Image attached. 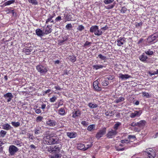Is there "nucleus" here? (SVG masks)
Wrapping results in <instances>:
<instances>
[{
  "mask_svg": "<svg viewBox=\"0 0 158 158\" xmlns=\"http://www.w3.org/2000/svg\"><path fill=\"white\" fill-rule=\"evenodd\" d=\"M84 27L82 25H79L77 28V30L80 31H81L82 30H84Z\"/></svg>",
  "mask_w": 158,
  "mask_h": 158,
  "instance_id": "obj_37",
  "label": "nucleus"
},
{
  "mask_svg": "<svg viewBox=\"0 0 158 158\" xmlns=\"http://www.w3.org/2000/svg\"><path fill=\"white\" fill-rule=\"evenodd\" d=\"M146 121L145 120H142L140 121L139 122L137 123L138 124V126L139 127H142L144 126L145 125Z\"/></svg>",
  "mask_w": 158,
  "mask_h": 158,
  "instance_id": "obj_24",
  "label": "nucleus"
},
{
  "mask_svg": "<svg viewBox=\"0 0 158 158\" xmlns=\"http://www.w3.org/2000/svg\"><path fill=\"white\" fill-rule=\"evenodd\" d=\"M121 125V123H120L118 122H117L113 126L114 130L117 131L118 127Z\"/></svg>",
  "mask_w": 158,
  "mask_h": 158,
  "instance_id": "obj_28",
  "label": "nucleus"
},
{
  "mask_svg": "<svg viewBox=\"0 0 158 158\" xmlns=\"http://www.w3.org/2000/svg\"><path fill=\"white\" fill-rule=\"evenodd\" d=\"M145 152V154L147 156V158H154L155 156V151L152 148L147 149Z\"/></svg>",
  "mask_w": 158,
  "mask_h": 158,
  "instance_id": "obj_2",
  "label": "nucleus"
},
{
  "mask_svg": "<svg viewBox=\"0 0 158 158\" xmlns=\"http://www.w3.org/2000/svg\"><path fill=\"white\" fill-rule=\"evenodd\" d=\"M43 119V117L41 116H39L36 118V121L40 122Z\"/></svg>",
  "mask_w": 158,
  "mask_h": 158,
  "instance_id": "obj_53",
  "label": "nucleus"
},
{
  "mask_svg": "<svg viewBox=\"0 0 158 158\" xmlns=\"http://www.w3.org/2000/svg\"><path fill=\"white\" fill-rule=\"evenodd\" d=\"M3 97L6 99H7V102H10L13 98V96L11 93H8L4 94Z\"/></svg>",
  "mask_w": 158,
  "mask_h": 158,
  "instance_id": "obj_8",
  "label": "nucleus"
},
{
  "mask_svg": "<svg viewBox=\"0 0 158 158\" xmlns=\"http://www.w3.org/2000/svg\"><path fill=\"white\" fill-rule=\"evenodd\" d=\"M19 151L18 148L15 145H11L9 146V152L11 156H13Z\"/></svg>",
  "mask_w": 158,
  "mask_h": 158,
  "instance_id": "obj_5",
  "label": "nucleus"
},
{
  "mask_svg": "<svg viewBox=\"0 0 158 158\" xmlns=\"http://www.w3.org/2000/svg\"><path fill=\"white\" fill-rule=\"evenodd\" d=\"M98 57L102 60H104L106 59V57L103 56L101 54H100L98 55Z\"/></svg>",
  "mask_w": 158,
  "mask_h": 158,
  "instance_id": "obj_44",
  "label": "nucleus"
},
{
  "mask_svg": "<svg viewBox=\"0 0 158 158\" xmlns=\"http://www.w3.org/2000/svg\"><path fill=\"white\" fill-rule=\"evenodd\" d=\"M95 127V125H90L88 126L87 128V129L89 131H91Z\"/></svg>",
  "mask_w": 158,
  "mask_h": 158,
  "instance_id": "obj_33",
  "label": "nucleus"
},
{
  "mask_svg": "<svg viewBox=\"0 0 158 158\" xmlns=\"http://www.w3.org/2000/svg\"><path fill=\"white\" fill-rule=\"evenodd\" d=\"M64 17H65V19L67 21H71L72 19V15H70L69 14H65L64 15Z\"/></svg>",
  "mask_w": 158,
  "mask_h": 158,
  "instance_id": "obj_25",
  "label": "nucleus"
},
{
  "mask_svg": "<svg viewBox=\"0 0 158 158\" xmlns=\"http://www.w3.org/2000/svg\"><path fill=\"white\" fill-rule=\"evenodd\" d=\"M130 125L132 127H135V126H138V124H137V123H135L134 122H133L131 123Z\"/></svg>",
  "mask_w": 158,
  "mask_h": 158,
  "instance_id": "obj_58",
  "label": "nucleus"
},
{
  "mask_svg": "<svg viewBox=\"0 0 158 158\" xmlns=\"http://www.w3.org/2000/svg\"><path fill=\"white\" fill-rule=\"evenodd\" d=\"M50 158H60L61 154L59 152H55L49 155Z\"/></svg>",
  "mask_w": 158,
  "mask_h": 158,
  "instance_id": "obj_12",
  "label": "nucleus"
},
{
  "mask_svg": "<svg viewBox=\"0 0 158 158\" xmlns=\"http://www.w3.org/2000/svg\"><path fill=\"white\" fill-rule=\"evenodd\" d=\"M66 27L67 29L69 30L72 28V26L71 23L68 24L66 25Z\"/></svg>",
  "mask_w": 158,
  "mask_h": 158,
  "instance_id": "obj_51",
  "label": "nucleus"
},
{
  "mask_svg": "<svg viewBox=\"0 0 158 158\" xmlns=\"http://www.w3.org/2000/svg\"><path fill=\"white\" fill-rule=\"evenodd\" d=\"M36 69L38 72L42 75L45 74L48 71V70L45 67L41 65H37Z\"/></svg>",
  "mask_w": 158,
  "mask_h": 158,
  "instance_id": "obj_3",
  "label": "nucleus"
},
{
  "mask_svg": "<svg viewBox=\"0 0 158 158\" xmlns=\"http://www.w3.org/2000/svg\"><path fill=\"white\" fill-rule=\"evenodd\" d=\"M61 20V17L60 16H58L55 19V20L56 21H60Z\"/></svg>",
  "mask_w": 158,
  "mask_h": 158,
  "instance_id": "obj_57",
  "label": "nucleus"
},
{
  "mask_svg": "<svg viewBox=\"0 0 158 158\" xmlns=\"http://www.w3.org/2000/svg\"><path fill=\"white\" fill-rule=\"evenodd\" d=\"M57 98L55 96H54L50 99V101L51 102H54L56 99Z\"/></svg>",
  "mask_w": 158,
  "mask_h": 158,
  "instance_id": "obj_50",
  "label": "nucleus"
},
{
  "mask_svg": "<svg viewBox=\"0 0 158 158\" xmlns=\"http://www.w3.org/2000/svg\"><path fill=\"white\" fill-rule=\"evenodd\" d=\"M114 110L113 111H106L105 113V115L107 116H111L114 115Z\"/></svg>",
  "mask_w": 158,
  "mask_h": 158,
  "instance_id": "obj_31",
  "label": "nucleus"
},
{
  "mask_svg": "<svg viewBox=\"0 0 158 158\" xmlns=\"http://www.w3.org/2000/svg\"><path fill=\"white\" fill-rule=\"evenodd\" d=\"M97 80L94 81L93 83V86L94 89L97 91H101L102 89L100 87L98 86V81Z\"/></svg>",
  "mask_w": 158,
  "mask_h": 158,
  "instance_id": "obj_9",
  "label": "nucleus"
},
{
  "mask_svg": "<svg viewBox=\"0 0 158 158\" xmlns=\"http://www.w3.org/2000/svg\"><path fill=\"white\" fill-rule=\"evenodd\" d=\"M73 117L74 118H76L80 115V112L79 110L74 111L73 112Z\"/></svg>",
  "mask_w": 158,
  "mask_h": 158,
  "instance_id": "obj_26",
  "label": "nucleus"
},
{
  "mask_svg": "<svg viewBox=\"0 0 158 158\" xmlns=\"http://www.w3.org/2000/svg\"><path fill=\"white\" fill-rule=\"evenodd\" d=\"M106 79H107L108 80H112L113 79V76L109 75L106 78Z\"/></svg>",
  "mask_w": 158,
  "mask_h": 158,
  "instance_id": "obj_56",
  "label": "nucleus"
},
{
  "mask_svg": "<svg viewBox=\"0 0 158 158\" xmlns=\"http://www.w3.org/2000/svg\"><path fill=\"white\" fill-rule=\"evenodd\" d=\"M114 1V0H105L104 1V2L106 4H108Z\"/></svg>",
  "mask_w": 158,
  "mask_h": 158,
  "instance_id": "obj_47",
  "label": "nucleus"
},
{
  "mask_svg": "<svg viewBox=\"0 0 158 158\" xmlns=\"http://www.w3.org/2000/svg\"><path fill=\"white\" fill-rule=\"evenodd\" d=\"M49 131H46L44 134L45 137H46V141L48 142L49 144L56 143L58 140V138L55 135L51 134L49 135Z\"/></svg>",
  "mask_w": 158,
  "mask_h": 158,
  "instance_id": "obj_1",
  "label": "nucleus"
},
{
  "mask_svg": "<svg viewBox=\"0 0 158 158\" xmlns=\"http://www.w3.org/2000/svg\"><path fill=\"white\" fill-rule=\"evenodd\" d=\"M127 10V9L126 7H123L120 10V12L122 13H124L126 12Z\"/></svg>",
  "mask_w": 158,
  "mask_h": 158,
  "instance_id": "obj_49",
  "label": "nucleus"
},
{
  "mask_svg": "<svg viewBox=\"0 0 158 158\" xmlns=\"http://www.w3.org/2000/svg\"><path fill=\"white\" fill-rule=\"evenodd\" d=\"M117 133V131H114L112 129H110L108 131L106 136L108 138H111L114 137Z\"/></svg>",
  "mask_w": 158,
  "mask_h": 158,
  "instance_id": "obj_4",
  "label": "nucleus"
},
{
  "mask_svg": "<svg viewBox=\"0 0 158 158\" xmlns=\"http://www.w3.org/2000/svg\"><path fill=\"white\" fill-rule=\"evenodd\" d=\"M12 125L15 127H18L20 126V123L19 122H12L11 123Z\"/></svg>",
  "mask_w": 158,
  "mask_h": 158,
  "instance_id": "obj_34",
  "label": "nucleus"
},
{
  "mask_svg": "<svg viewBox=\"0 0 158 158\" xmlns=\"http://www.w3.org/2000/svg\"><path fill=\"white\" fill-rule=\"evenodd\" d=\"M54 88L58 90H60L61 89L60 87L58 85L56 86H55Z\"/></svg>",
  "mask_w": 158,
  "mask_h": 158,
  "instance_id": "obj_61",
  "label": "nucleus"
},
{
  "mask_svg": "<svg viewBox=\"0 0 158 158\" xmlns=\"http://www.w3.org/2000/svg\"><path fill=\"white\" fill-rule=\"evenodd\" d=\"M142 94L143 96L146 98H149L151 97V95L149 94L148 93L145 92H143Z\"/></svg>",
  "mask_w": 158,
  "mask_h": 158,
  "instance_id": "obj_36",
  "label": "nucleus"
},
{
  "mask_svg": "<svg viewBox=\"0 0 158 158\" xmlns=\"http://www.w3.org/2000/svg\"><path fill=\"white\" fill-rule=\"evenodd\" d=\"M91 44V43L90 42H89L88 41H86L84 44L83 46L85 47L86 46H88L89 45Z\"/></svg>",
  "mask_w": 158,
  "mask_h": 158,
  "instance_id": "obj_54",
  "label": "nucleus"
},
{
  "mask_svg": "<svg viewBox=\"0 0 158 158\" xmlns=\"http://www.w3.org/2000/svg\"><path fill=\"white\" fill-rule=\"evenodd\" d=\"M157 37V35L156 34H154L151 35L148 38V41L149 43L152 44L151 43Z\"/></svg>",
  "mask_w": 158,
  "mask_h": 158,
  "instance_id": "obj_11",
  "label": "nucleus"
},
{
  "mask_svg": "<svg viewBox=\"0 0 158 158\" xmlns=\"http://www.w3.org/2000/svg\"><path fill=\"white\" fill-rule=\"evenodd\" d=\"M67 40V39L66 38H65V39L64 38H63V40H60V43H63L65 41H66Z\"/></svg>",
  "mask_w": 158,
  "mask_h": 158,
  "instance_id": "obj_63",
  "label": "nucleus"
},
{
  "mask_svg": "<svg viewBox=\"0 0 158 158\" xmlns=\"http://www.w3.org/2000/svg\"><path fill=\"white\" fill-rule=\"evenodd\" d=\"M28 1L30 3L34 5H37L38 4V2L36 0H28Z\"/></svg>",
  "mask_w": 158,
  "mask_h": 158,
  "instance_id": "obj_39",
  "label": "nucleus"
},
{
  "mask_svg": "<svg viewBox=\"0 0 158 158\" xmlns=\"http://www.w3.org/2000/svg\"><path fill=\"white\" fill-rule=\"evenodd\" d=\"M106 131V129L105 127L103 128L100 130L96 134V137L98 139H99L105 134Z\"/></svg>",
  "mask_w": 158,
  "mask_h": 158,
  "instance_id": "obj_6",
  "label": "nucleus"
},
{
  "mask_svg": "<svg viewBox=\"0 0 158 158\" xmlns=\"http://www.w3.org/2000/svg\"><path fill=\"white\" fill-rule=\"evenodd\" d=\"M114 6V5H111L110 6H108L106 8L108 9H112L113 8Z\"/></svg>",
  "mask_w": 158,
  "mask_h": 158,
  "instance_id": "obj_64",
  "label": "nucleus"
},
{
  "mask_svg": "<svg viewBox=\"0 0 158 158\" xmlns=\"http://www.w3.org/2000/svg\"><path fill=\"white\" fill-rule=\"evenodd\" d=\"M13 142L14 144L18 147H21L22 146V143L19 140H16Z\"/></svg>",
  "mask_w": 158,
  "mask_h": 158,
  "instance_id": "obj_27",
  "label": "nucleus"
},
{
  "mask_svg": "<svg viewBox=\"0 0 158 158\" xmlns=\"http://www.w3.org/2000/svg\"><path fill=\"white\" fill-rule=\"evenodd\" d=\"M56 123L55 121L51 119H49L46 122L47 124L51 127L55 126L56 125Z\"/></svg>",
  "mask_w": 158,
  "mask_h": 158,
  "instance_id": "obj_13",
  "label": "nucleus"
},
{
  "mask_svg": "<svg viewBox=\"0 0 158 158\" xmlns=\"http://www.w3.org/2000/svg\"><path fill=\"white\" fill-rule=\"evenodd\" d=\"M69 59L72 62H74L76 60V57L74 56H69Z\"/></svg>",
  "mask_w": 158,
  "mask_h": 158,
  "instance_id": "obj_40",
  "label": "nucleus"
},
{
  "mask_svg": "<svg viewBox=\"0 0 158 158\" xmlns=\"http://www.w3.org/2000/svg\"><path fill=\"white\" fill-rule=\"evenodd\" d=\"M47 150L50 152H57L60 150V148L57 145L55 146L54 148L51 147H48Z\"/></svg>",
  "mask_w": 158,
  "mask_h": 158,
  "instance_id": "obj_7",
  "label": "nucleus"
},
{
  "mask_svg": "<svg viewBox=\"0 0 158 158\" xmlns=\"http://www.w3.org/2000/svg\"><path fill=\"white\" fill-rule=\"evenodd\" d=\"M131 77L128 74H123L122 73L119 74V77L122 80H126Z\"/></svg>",
  "mask_w": 158,
  "mask_h": 158,
  "instance_id": "obj_15",
  "label": "nucleus"
},
{
  "mask_svg": "<svg viewBox=\"0 0 158 158\" xmlns=\"http://www.w3.org/2000/svg\"><path fill=\"white\" fill-rule=\"evenodd\" d=\"M130 140L128 139H124L123 140H122L121 141V143H128L130 142Z\"/></svg>",
  "mask_w": 158,
  "mask_h": 158,
  "instance_id": "obj_48",
  "label": "nucleus"
},
{
  "mask_svg": "<svg viewBox=\"0 0 158 158\" xmlns=\"http://www.w3.org/2000/svg\"><path fill=\"white\" fill-rule=\"evenodd\" d=\"M93 67L94 69H95L96 70L100 69H102L103 67H104L103 65L101 64L94 65Z\"/></svg>",
  "mask_w": 158,
  "mask_h": 158,
  "instance_id": "obj_29",
  "label": "nucleus"
},
{
  "mask_svg": "<svg viewBox=\"0 0 158 158\" xmlns=\"http://www.w3.org/2000/svg\"><path fill=\"white\" fill-rule=\"evenodd\" d=\"M145 53L146 54L149 55H152L153 54V51H151L150 49H149L147 51H145Z\"/></svg>",
  "mask_w": 158,
  "mask_h": 158,
  "instance_id": "obj_46",
  "label": "nucleus"
},
{
  "mask_svg": "<svg viewBox=\"0 0 158 158\" xmlns=\"http://www.w3.org/2000/svg\"><path fill=\"white\" fill-rule=\"evenodd\" d=\"M15 2V0H9L6 2L5 3L6 5H8L14 3Z\"/></svg>",
  "mask_w": 158,
  "mask_h": 158,
  "instance_id": "obj_42",
  "label": "nucleus"
},
{
  "mask_svg": "<svg viewBox=\"0 0 158 158\" xmlns=\"http://www.w3.org/2000/svg\"><path fill=\"white\" fill-rule=\"evenodd\" d=\"M102 84L103 86H106L109 84V82L106 80H104L102 83Z\"/></svg>",
  "mask_w": 158,
  "mask_h": 158,
  "instance_id": "obj_45",
  "label": "nucleus"
},
{
  "mask_svg": "<svg viewBox=\"0 0 158 158\" xmlns=\"http://www.w3.org/2000/svg\"><path fill=\"white\" fill-rule=\"evenodd\" d=\"M67 136L70 139L76 137L77 136V134L73 132H69L67 133Z\"/></svg>",
  "mask_w": 158,
  "mask_h": 158,
  "instance_id": "obj_19",
  "label": "nucleus"
},
{
  "mask_svg": "<svg viewBox=\"0 0 158 158\" xmlns=\"http://www.w3.org/2000/svg\"><path fill=\"white\" fill-rule=\"evenodd\" d=\"M59 114L61 115H64L65 113V110L63 108H61L59 110Z\"/></svg>",
  "mask_w": 158,
  "mask_h": 158,
  "instance_id": "obj_43",
  "label": "nucleus"
},
{
  "mask_svg": "<svg viewBox=\"0 0 158 158\" xmlns=\"http://www.w3.org/2000/svg\"><path fill=\"white\" fill-rule=\"evenodd\" d=\"M32 50V48L31 47H30L27 48H24L23 49V52L26 54L27 55H28L31 52Z\"/></svg>",
  "mask_w": 158,
  "mask_h": 158,
  "instance_id": "obj_21",
  "label": "nucleus"
},
{
  "mask_svg": "<svg viewBox=\"0 0 158 158\" xmlns=\"http://www.w3.org/2000/svg\"><path fill=\"white\" fill-rule=\"evenodd\" d=\"M89 106L91 108H96L97 107L98 105L96 104L90 103L88 104Z\"/></svg>",
  "mask_w": 158,
  "mask_h": 158,
  "instance_id": "obj_35",
  "label": "nucleus"
},
{
  "mask_svg": "<svg viewBox=\"0 0 158 158\" xmlns=\"http://www.w3.org/2000/svg\"><path fill=\"white\" fill-rule=\"evenodd\" d=\"M5 143V142L4 141H2V140H0V147L2 145Z\"/></svg>",
  "mask_w": 158,
  "mask_h": 158,
  "instance_id": "obj_62",
  "label": "nucleus"
},
{
  "mask_svg": "<svg viewBox=\"0 0 158 158\" xmlns=\"http://www.w3.org/2000/svg\"><path fill=\"white\" fill-rule=\"evenodd\" d=\"M98 29V26L94 25L92 26L90 28L89 31L90 32L96 33V31Z\"/></svg>",
  "mask_w": 158,
  "mask_h": 158,
  "instance_id": "obj_14",
  "label": "nucleus"
},
{
  "mask_svg": "<svg viewBox=\"0 0 158 158\" xmlns=\"http://www.w3.org/2000/svg\"><path fill=\"white\" fill-rule=\"evenodd\" d=\"M102 32L100 30H99V29L96 31V33H95V35L98 36H99L102 34Z\"/></svg>",
  "mask_w": 158,
  "mask_h": 158,
  "instance_id": "obj_38",
  "label": "nucleus"
},
{
  "mask_svg": "<svg viewBox=\"0 0 158 158\" xmlns=\"http://www.w3.org/2000/svg\"><path fill=\"white\" fill-rule=\"evenodd\" d=\"M35 112L37 114H39L41 112V110L39 109H37L35 110Z\"/></svg>",
  "mask_w": 158,
  "mask_h": 158,
  "instance_id": "obj_59",
  "label": "nucleus"
},
{
  "mask_svg": "<svg viewBox=\"0 0 158 158\" xmlns=\"http://www.w3.org/2000/svg\"><path fill=\"white\" fill-rule=\"evenodd\" d=\"M141 114L139 111H135L134 113L131 114L130 116L131 118H134L136 116L139 117Z\"/></svg>",
  "mask_w": 158,
  "mask_h": 158,
  "instance_id": "obj_16",
  "label": "nucleus"
},
{
  "mask_svg": "<svg viewBox=\"0 0 158 158\" xmlns=\"http://www.w3.org/2000/svg\"><path fill=\"white\" fill-rule=\"evenodd\" d=\"M81 124L85 127H86L88 124V123L86 121H83L81 122Z\"/></svg>",
  "mask_w": 158,
  "mask_h": 158,
  "instance_id": "obj_52",
  "label": "nucleus"
},
{
  "mask_svg": "<svg viewBox=\"0 0 158 158\" xmlns=\"http://www.w3.org/2000/svg\"><path fill=\"white\" fill-rule=\"evenodd\" d=\"M128 138L129 140H130V139H134L135 138V136L134 135H129L128 136Z\"/></svg>",
  "mask_w": 158,
  "mask_h": 158,
  "instance_id": "obj_55",
  "label": "nucleus"
},
{
  "mask_svg": "<svg viewBox=\"0 0 158 158\" xmlns=\"http://www.w3.org/2000/svg\"><path fill=\"white\" fill-rule=\"evenodd\" d=\"M124 100L125 98H124L122 97H120L114 100V102L116 103H117L123 101Z\"/></svg>",
  "mask_w": 158,
  "mask_h": 158,
  "instance_id": "obj_30",
  "label": "nucleus"
},
{
  "mask_svg": "<svg viewBox=\"0 0 158 158\" xmlns=\"http://www.w3.org/2000/svg\"><path fill=\"white\" fill-rule=\"evenodd\" d=\"M52 29L49 27V26L48 25L45 29L44 30V34L47 35L51 32Z\"/></svg>",
  "mask_w": 158,
  "mask_h": 158,
  "instance_id": "obj_18",
  "label": "nucleus"
},
{
  "mask_svg": "<svg viewBox=\"0 0 158 158\" xmlns=\"http://www.w3.org/2000/svg\"><path fill=\"white\" fill-rule=\"evenodd\" d=\"M125 38L124 37H120L118 38L116 41L117 42V45L119 46H120L123 44L125 41Z\"/></svg>",
  "mask_w": 158,
  "mask_h": 158,
  "instance_id": "obj_10",
  "label": "nucleus"
},
{
  "mask_svg": "<svg viewBox=\"0 0 158 158\" xmlns=\"http://www.w3.org/2000/svg\"><path fill=\"white\" fill-rule=\"evenodd\" d=\"M35 32L36 34L39 36L41 37L43 36L44 34L42 31L40 29H37L36 30Z\"/></svg>",
  "mask_w": 158,
  "mask_h": 158,
  "instance_id": "obj_20",
  "label": "nucleus"
},
{
  "mask_svg": "<svg viewBox=\"0 0 158 158\" xmlns=\"http://www.w3.org/2000/svg\"><path fill=\"white\" fill-rule=\"evenodd\" d=\"M77 148L78 149L81 150H83L84 151L85 148V146L83 143H79L77 144Z\"/></svg>",
  "mask_w": 158,
  "mask_h": 158,
  "instance_id": "obj_23",
  "label": "nucleus"
},
{
  "mask_svg": "<svg viewBox=\"0 0 158 158\" xmlns=\"http://www.w3.org/2000/svg\"><path fill=\"white\" fill-rule=\"evenodd\" d=\"M2 128L7 131L10 130L12 127L8 123L2 125Z\"/></svg>",
  "mask_w": 158,
  "mask_h": 158,
  "instance_id": "obj_17",
  "label": "nucleus"
},
{
  "mask_svg": "<svg viewBox=\"0 0 158 158\" xmlns=\"http://www.w3.org/2000/svg\"><path fill=\"white\" fill-rule=\"evenodd\" d=\"M34 131L35 134L36 135L40 134V133H42V132L40 130V128L38 129H35L34 130Z\"/></svg>",
  "mask_w": 158,
  "mask_h": 158,
  "instance_id": "obj_32",
  "label": "nucleus"
},
{
  "mask_svg": "<svg viewBox=\"0 0 158 158\" xmlns=\"http://www.w3.org/2000/svg\"><path fill=\"white\" fill-rule=\"evenodd\" d=\"M148 58V57L144 53L139 57V59L143 62L145 61Z\"/></svg>",
  "mask_w": 158,
  "mask_h": 158,
  "instance_id": "obj_22",
  "label": "nucleus"
},
{
  "mask_svg": "<svg viewBox=\"0 0 158 158\" xmlns=\"http://www.w3.org/2000/svg\"><path fill=\"white\" fill-rule=\"evenodd\" d=\"M7 132L4 130H1L0 132V134L1 136L3 137H4L6 134Z\"/></svg>",
  "mask_w": 158,
  "mask_h": 158,
  "instance_id": "obj_41",
  "label": "nucleus"
},
{
  "mask_svg": "<svg viewBox=\"0 0 158 158\" xmlns=\"http://www.w3.org/2000/svg\"><path fill=\"white\" fill-rule=\"evenodd\" d=\"M91 146V144L90 145L88 144L86 145V147H85V148L84 149V151L86 150H87L89 148H90Z\"/></svg>",
  "mask_w": 158,
  "mask_h": 158,
  "instance_id": "obj_60",
  "label": "nucleus"
}]
</instances>
